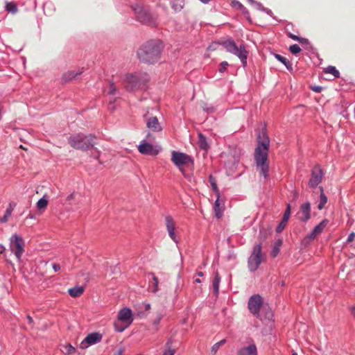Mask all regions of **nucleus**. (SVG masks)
<instances>
[{
  "instance_id": "680f3d73",
  "label": "nucleus",
  "mask_w": 355,
  "mask_h": 355,
  "mask_svg": "<svg viewBox=\"0 0 355 355\" xmlns=\"http://www.w3.org/2000/svg\"><path fill=\"white\" fill-rule=\"evenodd\" d=\"M200 1L204 3H207L209 1V0H200Z\"/></svg>"
},
{
  "instance_id": "052dcab7",
  "label": "nucleus",
  "mask_w": 355,
  "mask_h": 355,
  "mask_svg": "<svg viewBox=\"0 0 355 355\" xmlns=\"http://www.w3.org/2000/svg\"><path fill=\"white\" fill-rule=\"evenodd\" d=\"M272 313H271V312H268V313H267V318H268V319L271 318H272Z\"/></svg>"
},
{
  "instance_id": "9d476101",
  "label": "nucleus",
  "mask_w": 355,
  "mask_h": 355,
  "mask_svg": "<svg viewBox=\"0 0 355 355\" xmlns=\"http://www.w3.org/2000/svg\"><path fill=\"white\" fill-rule=\"evenodd\" d=\"M222 156L226 157L225 164L231 170L234 169L236 165L240 161V151L236 148H230L228 152L223 153Z\"/></svg>"
},
{
  "instance_id": "393cba45",
  "label": "nucleus",
  "mask_w": 355,
  "mask_h": 355,
  "mask_svg": "<svg viewBox=\"0 0 355 355\" xmlns=\"http://www.w3.org/2000/svg\"><path fill=\"white\" fill-rule=\"evenodd\" d=\"M282 241L281 239H278L275 241L273 248L271 251L272 257H276L278 255V254L280 251V247L282 246Z\"/></svg>"
},
{
  "instance_id": "79ce46f5",
  "label": "nucleus",
  "mask_w": 355,
  "mask_h": 355,
  "mask_svg": "<svg viewBox=\"0 0 355 355\" xmlns=\"http://www.w3.org/2000/svg\"><path fill=\"white\" fill-rule=\"evenodd\" d=\"M125 347H121L114 354V355H124Z\"/></svg>"
},
{
  "instance_id": "9b49d317",
  "label": "nucleus",
  "mask_w": 355,
  "mask_h": 355,
  "mask_svg": "<svg viewBox=\"0 0 355 355\" xmlns=\"http://www.w3.org/2000/svg\"><path fill=\"white\" fill-rule=\"evenodd\" d=\"M263 300L260 295H254L250 297L248 306L251 313L259 317V312L262 306Z\"/></svg>"
},
{
  "instance_id": "2eb2a0df",
  "label": "nucleus",
  "mask_w": 355,
  "mask_h": 355,
  "mask_svg": "<svg viewBox=\"0 0 355 355\" xmlns=\"http://www.w3.org/2000/svg\"><path fill=\"white\" fill-rule=\"evenodd\" d=\"M166 227L168 231L170 238L175 242H178L175 230L176 227L175 222L171 216H167L165 218Z\"/></svg>"
},
{
  "instance_id": "4d7b16f0",
  "label": "nucleus",
  "mask_w": 355,
  "mask_h": 355,
  "mask_svg": "<svg viewBox=\"0 0 355 355\" xmlns=\"http://www.w3.org/2000/svg\"><path fill=\"white\" fill-rule=\"evenodd\" d=\"M352 314L355 318V305L352 307Z\"/></svg>"
},
{
  "instance_id": "603ef678",
  "label": "nucleus",
  "mask_w": 355,
  "mask_h": 355,
  "mask_svg": "<svg viewBox=\"0 0 355 355\" xmlns=\"http://www.w3.org/2000/svg\"><path fill=\"white\" fill-rule=\"evenodd\" d=\"M137 314L140 318H145L147 316V313L145 312L139 311Z\"/></svg>"
},
{
  "instance_id": "2f4dec72",
  "label": "nucleus",
  "mask_w": 355,
  "mask_h": 355,
  "mask_svg": "<svg viewBox=\"0 0 355 355\" xmlns=\"http://www.w3.org/2000/svg\"><path fill=\"white\" fill-rule=\"evenodd\" d=\"M214 212L216 214V216L218 218H220L222 216V210L220 207V203L218 199L216 200L214 206Z\"/></svg>"
},
{
  "instance_id": "20e7f679",
  "label": "nucleus",
  "mask_w": 355,
  "mask_h": 355,
  "mask_svg": "<svg viewBox=\"0 0 355 355\" xmlns=\"http://www.w3.org/2000/svg\"><path fill=\"white\" fill-rule=\"evenodd\" d=\"M95 137L92 135H84L78 134L70 137L69 143L73 148L85 151L92 148L95 145Z\"/></svg>"
},
{
  "instance_id": "3c124183",
  "label": "nucleus",
  "mask_w": 355,
  "mask_h": 355,
  "mask_svg": "<svg viewBox=\"0 0 355 355\" xmlns=\"http://www.w3.org/2000/svg\"><path fill=\"white\" fill-rule=\"evenodd\" d=\"M27 320H28V322L30 324L33 325L34 322H33V319L31 316H30L29 315H27Z\"/></svg>"
},
{
  "instance_id": "de8ad7c7",
  "label": "nucleus",
  "mask_w": 355,
  "mask_h": 355,
  "mask_svg": "<svg viewBox=\"0 0 355 355\" xmlns=\"http://www.w3.org/2000/svg\"><path fill=\"white\" fill-rule=\"evenodd\" d=\"M288 35L290 38L293 39V40H295V41H297V40H299V37L291 33H288Z\"/></svg>"
},
{
  "instance_id": "e433bc0d",
  "label": "nucleus",
  "mask_w": 355,
  "mask_h": 355,
  "mask_svg": "<svg viewBox=\"0 0 355 355\" xmlns=\"http://www.w3.org/2000/svg\"><path fill=\"white\" fill-rule=\"evenodd\" d=\"M64 350L67 354H73L76 352L75 347H73L71 345L67 344L64 346Z\"/></svg>"
},
{
  "instance_id": "7ed1b4c3",
  "label": "nucleus",
  "mask_w": 355,
  "mask_h": 355,
  "mask_svg": "<svg viewBox=\"0 0 355 355\" xmlns=\"http://www.w3.org/2000/svg\"><path fill=\"white\" fill-rule=\"evenodd\" d=\"M149 80L146 73H136L126 74L123 85L128 91H135L144 87Z\"/></svg>"
},
{
  "instance_id": "f704fd0d",
  "label": "nucleus",
  "mask_w": 355,
  "mask_h": 355,
  "mask_svg": "<svg viewBox=\"0 0 355 355\" xmlns=\"http://www.w3.org/2000/svg\"><path fill=\"white\" fill-rule=\"evenodd\" d=\"M209 183H210L213 190L216 192L218 191V189L217 184H216V180L212 175H209Z\"/></svg>"
},
{
  "instance_id": "39448f33",
  "label": "nucleus",
  "mask_w": 355,
  "mask_h": 355,
  "mask_svg": "<svg viewBox=\"0 0 355 355\" xmlns=\"http://www.w3.org/2000/svg\"><path fill=\"white\" fill-rule=\"evenodd\" d=\"M224 48L230 53L237 56L243 64V67L247 66L248 51L244 45L237 46L232 40H228L223 43Z\"/></svg>"
},
{
  "instance_id": "e2e57ef3",
  "label": "nucleus",
  "mask_w": 355,
  "mask_h": 355,
  "mask_svg": "<svg viewBox=\"0 0 355 355\" xmlns=\"http://www.w3.org/2000/svg\"><path fill=\"white\" fill-rule=\"evenodd\" d=\"M203 110H207V111H209V112H212V111H213V109H212V108H211V109H208V108L207 109V108H205V107H203Z\"/></svg>"
},
{
  "instance_id": "69168bd1",
  "label": "nucleus",
  "mask_w": 355,
  "mask_h": 355,
  "mask_svg": "<svg viewBox=\"0 0 355 355\" xmlns=\"http://www.w3.org/2000/svg\"><path fill=\"white\" fill-rule=\"evenodd\" d=\"M195 282H197V283H200L201 282L200 279H196Z\"/></svg>"
},
{
  "instance_id": "864d4df0",
  "label": "nucleus",
  "mask_w": 355,
  "mask_h": 355,
  "mask_svg": "<svg viewBox=\"0 0 355 355\" xmlns=\"http://www.w3.org/2000/svg\"><path fill=\"white\" fill-rule=\"evenodd\" d=\"M259 234H260L261 236H263V239H266V231H264L263 230H261Z\"/></svg>"
},
{
  "instance_id": "f03ea898",
  "label": "nucleus",
  "mask_w": 355,
  "mask_h": 355,
  "mask_svg": "<svg viewBox=\"0 0 355 355\" xmlns=\"http://www.w3.org/2000/svg\"><path fill=\"white\" fill-rule=\"evenodd\" d=\"M162 42L159 40H150L143 44L137 51V57L142 62L154 64L161 56Z\"/></svg>"
},
{
  "instance_id": "13d9d810",
  "label": "nucleus",
  "mask_w": 355,
  "mask_h": 355,
  "mask_svg": "<svg viewBox=\"0 0 355 355\" xmlns=\"http://www.w3.org/2000/svg\"><path fill=\"white\" fill-rule=\"evenodd\" d=\"M153 280H154V282H155V286H157V284H158V279H157V277H155V276H154V277H153Z\"/></svg>"
},
{
  "instance_id": "49530a36",
  "label": "nucleus",
  "mask_w": 355,
  "mask_h": 355,
  "mask_svg": "<svg viewBox=\"0 0 355 355\" xmlns=\"http://www.w3.org/2000/svg\"><path fill=\"white\" fill-rule=\"evenodd\" d=\"M355 239V233L354 232H352L349 236H348V238H347V241L348 242H352Z\"/></svg>"
},
{
  "instance_id": "58836bf2",
  "label": "nucleus",
  "mask_w": 355,
  "mask_h": 355,
  "mask_svg": "<svg viewBox=\"0 0 355 355\" xmlns=\"http://www.w3.org/2000/svg\"><path fill=\"white\" fill-rule=\"evenodd\" d=\"M290 215H291V205L288 204L287 205L286 209V211L284 212V214L283 216V218L282 219L284 221H287L288 222V220L289 219V217H290Z\"/></svg>"
},
{
  "instance_id": "8fccbe9b",
  "label": "nucleus",
  "mask_w": 355,
  "mask_h": 355,
  "mask_svg": "<svg viewBox=\"0 0 355 355\" xmlns=\"http://www.w3.org/2000/svg\"><path fill=\"white\" fill-rule=\"evenodd\" d=\"M53 268L55 272H58V270H60V266L59 264L53 263Z\"/></svg>"
},
{
  "instance_id": "72a5a7b5",
  "label": "nucleus",
  "mask_w": 355,
  "mask_h": 355,
  "mask_svg": "<svg viewBox=\"0 0 355 355\" xmlns=\"http://www.w3.org/2000/svg\"><path fill=\"white\" fill-rule=\"evenodd\" d=\"M275 58L282 63H283L288 69L289 66H291V63L288 60L279 54H275Z\"/></svg>"
},
{
  "instance_id": "c85d7f7f",
  "label": "nucleus",
  "mask_w": 355,
  "mask_h": 355,
  "mask_svg": "<svg viewBox=\"0 0 355 355\" xmlns=\"http://www.w3.org/2000/svg\"><path fill=\"white\" fill-rule=\"evenodd\" d=\"M164 309L163 308L158 309L157 313V317L153 320V324H155V326L158 325V324L159 323L160 320L164 317Z\"/></svg>"
},
{
  "instance_id": "473e14b6",
  "label": "nucleus",
  "mask_w": 355,
  "mask_h": 355,
  "mask_svg": "<svg viewBox=\"0 0 355 355\" xmlns=\"http://www.w3.org/2000/svg\"><path fill=\"white\" fill-rule=\"evenodd\" d=\"M325 71L327 73H331L334 75L335 77L338 78L340 76L339 71L336 69L335 67L329 66L326 69Z\"/></svg>"
},
{
  "instance_id": "338daca9",
  "label": "nucleus",
  "mask_w": 355,
  "mask_h": 355,
  "mask_svg": "<svg viewBox=\"0 0 355 355\" xmlns=\"http://www.w3.org/2000/svg\"><path fill=\"white\" fill-rule=\"evenodd\" d=\"M293 355H297V353H293Z\"/></svg>"
},
{
  "instance_id": "4be33fe9",
  "label": "nucleus",
  "mask_w": 355,
  "mask_h": 355,
  "mask_svg": "<svg viewBox=\"0 0 355 355\" xmlns=\"http://www.w3.org/2000/svg\"><path fill=\"white\" fill-rule=\"evenodd\" d=\"M68 292H69V294L71 297H78L83 293L84 288L82 286H76V287L69 288Z\"/></svg>"
},
{
  "instance_id": "1a4fd4ad",
  "label": "nucleus",
  "mask_w": 355,
  "mask_h": 355,
  "mask_svg": "<svg viewBox=\"0 0 355 355\" xmlns=\"http://www.w3.org/2000/svg\"><path fill=\"white\" fill-rule=\"evenodd\" d=\"M262 261L261 244L254 247L253 251L248 259V267L251 271L256 270Z\"/></svg>"
},
{
  "instance_id": "c9c22d12",
  "label": "nucleus",
  "mask_w": 355,
  "mask_h": 355,
  "mask_svg": "<svg viewBox=\"0 0 355 355\" xmlns=\"http://www.w3.org/2000/svg\"><path fill=\"white\" fill-rule=\"evenodd\" d=\"M6 10L12 13H15L17 11V6L12 2H9L6 4Z\"/></svg>"
},
{
  "instance_id": "c756f323",
  "label": "nucleus",
  "mask_w": 355,
  "mask_h": 355,
  "mask_svg": "<svg viewBox=\"0 0 355 355\" xmlns=\"http://www.w3.org/2000/svg\"><path fill=\"white\" fill-rule=\"evenodd\" d=\"M199 146L203 150H207L209 148L206 138L202 134L199 135Z\"/></svg>"
},
{
  "instance_id": "a878e982",
  "label": "nucleus",
  "mask_w": 355,
  "mask_h": 355,
  "mask_svg": "<svg viewBox=\"0 0 355 355\" xmlns=\"http://www.w3.org/2000/svg\"><path fill=\"white\" fill-rule=\"evenodd\" d=\"M220 282V277L218 272H216V276L213 280L212 286L214 288V294L217 296L219 291V283Z\"/></svg>"
},
{
  "instance_id": "c03bdc74",
  "label": "nucleus",
  "mask_w": 355,
  "mask_h": 355,
  "mask_svg": "<svg viewBox=\"0 0 355 355\" xmlns=\"http://www.w3.org/2000/svg\"><path fill=\"white\" fill-rule=\"evenodd\" d=\"M141 308H144L145 311H148L151 309L150 304L148 303H144L141 304Z\"/></svg>"
},
{
  "instance_id": "a18cd8bd",
  "label": "nucleus",
  "mask_w": 355,
  "mask_h": 355,
  "mask_svg": "<svg viewBox=\"0 0 355 355\" xmlns=\"http://www.w3.org/2000/svg\"><path fill=\"white\" fill-rule=\"evenodd\" d=\"M116 87L114 85V84L112 83L111 85H110V90L109 91V94H114L116 93Z\"/></svg>"
},
{
  "instance_id": "5fc2aeb1",
  "label": "nucleus",
  "mask_w": 355,
  "mask_h": 355,
  "mask_svg": "<svg viewBox=\"0 0 355 355\" xmlns=\"http://www.w3.org/2000/svg\"><path fill=\"white\" fill-rule=\"evenodd\" d=\"M114 325H115L116 330L117 331L121 332V331H123L125 329V327H120V328H119V327H117V324H116V323H115V324H114Z\"/></svg>"
},
{
  "instance_id": "6ab92c4d",
  "label": "nucleus",
  "mask_w": 355,
  "mask_h": 355,
  "mask_svg": "<svg viewBox=\"0 0 355 355\" xmlns=\"http://www.w3.org/2000/svg\"><path fill=\"white\" fill-rule=\"evenodd\" d=\"M146 125L148 128L154 132H159L162 130V128L159 124L157 118L155 116L150 117L146 121Z\"/></svg>"
},
{
  "instance_id": "cd10ccee",
  "label": "nucleus",
  "mask_w": 355,
  "mask_h": 355,
  "mask_svg": "<svg viewBox=\"0 0 355 355\" xmlns=\"http://www.w3.org/2000/svg\"><path fill=\"white\" fill-rule=\"evenodd\" d=\"M225 343H226V340L225 339H223L220 341L215 343L212 346L211 349V355H216V353H217V351L218 350L220 347L222 346L223 345H224Z\"/></svg>"
},
{
  "instance_id": "09e8293b",
  "label": "nucleus",
  "mask_w": 355,
  "mask_h": 355,
  "mask_svg": "<svg viewBox=\"0 0 355 355\" xmlns=\"http://www.w3.org/2000/svg\"><path fill=\"white\" fill-rule=\"evenodd\" d=\"M297 41L303 44H307L309 42L308 39L302 38V37H299V40H297Z\"/></svg>"
},
{
  "instance_id": "423d86ee",
  "label": "nucleus",
  "mask_w": 355,
  "mask_h": 355,
  "mask_svg": "<svg viewBox=\"0 0 355 355\" xmlns=\"http://www.w3.org/2000/svg\"><path fill=\"white\" fill-rule=\"evenodd\" d=\"M133 10L138 21L150 26L156 25V17L150 13L147 7L136 5Z\"/></svg>"
},
{
  "instance_id": "aec40b11",
  "label": "nucleus",
  "mask_w": 355,
  "mask_h": 355,
  "mask_svg": "<svg viewBox=\"0 0 355 355\" xmlns=\"http://www.w3.org/2000/svg\"><path fill=\"white\" fill-rule=\"evenodd\" d=\"M82 72V70H80L78 71H69L67 72L64 73L61 78L62 83L64 84L69 82L72 79L77 77L78 75H80Z\"/></svg>"
},
{
  "instance_id": "f3484780",
  "label": "nucleus",
  "mask_w": 355,
  "mask_h": 355,
  "mask_svg": "<svg viewBox=\"0 0 355 355\" xmlns=\"http://www.w3.org/2000/svg\"><path fill=\"white\" fill-rule=\"evenodd\" d=\"M132 311L130 309L124 308L119 312L118 319L130 324L132 322Z\"/></svg>"
},
{
  "instance_id": "4468645a",
  "label": "nucleus",
  "mask_w": 355,
  "mask_h": 355,
  "mask_svg": "<svg viewBox=\"0 0 355 355\" xmlns=\"http://www.w3.org/2000/svg\"><path fill=\"white\" fill-rule=\"evenodd\" d=\"M138 150L140 153L144 155L155 156L158 154V150L155 149L151 144L147 143L145 140L141 142L138 146Z\"/></svg>"
},
{
  "instance_id": "ddd939ff",
  "label": "nucleus",
  "mask_w": 355,
  "mask_h": 355,
  "mask_svg": "<svg viewBox=\"0 0 355 355\" xmlns=\"http://www.w3.org/2000/svg\"><path fill=\"white\" fill-rule=\"evenodd\" d=\"M102 339V335L99 333L94 332L89 334L86 336L84 340L81 343L80 347L84 349L87 347L88 345H92L99 343Z\"/></svg>"
},
{
  "instance_id": "a19ab883",
  "label": "nucleus",
  "mask_w": 355,
  "mask_h": 355,
  "mask_svg": "<svg viewBox=\"0 0 355 355\" xmlns=\"http://www.w3.org/2000/svg\"><path fill=\"white\" fill-rule=\"evenodd\" d=\"M228 66V63L226 61L222 62L220 64V67L219 69V71L220 73H223L227 67Z\"/></svg>"
},
{
  "instance_id": "f8f14e48",
  "label": "nucleus",
  "mask_w": 355,
  "mask_h": 355,
  "mask_svg": "<svg viewBox=\"0 0 355 355\" xmlns=\"http://www.w3.org/2000/svg\"><path fill=\"white\" fill-rule=\"evenodd\" d=\"M322 172L319 166L313 168L311 173V177L309 181V185L310 187L315 188L321 182L322 178Z\"/></svg>"
},
{
  "instance_id": "37998d69",
  "label": "nucleus",
  "mask_w": 355,
  "mask_h": 355,
  "mask_svg": "<svg viewBox=\"0 0 355 355\" xmlns=\"http://www.w3.org/2000/svg\"><path fill=\"white\" fill-rule=\"evenodd\" d=\"M311 89L313 91V92H320L322 89V87H320V86H311Z\"/></svg>"
},
{
  "instance_id": "4c0bfd02",
  "label": "nucleus",
  "mask_w": 355,
  "mask_h": 355,
  "mask_svg": "<svg viewBox=\"0 0 355 355\" xmlns=\"http://www.w3.org/2000/svg\"><path fill=\"white\" fill-rule=\"evenodd\" d=\"M290 51L293 54H297L301 51V49L298 44H293L289 47Z\"/></svg>"
},
{
  "instance_id": "b1692460",
  "label": "nucleus",
  "mask_w": 355,
  "mask_h": 355,
  "mask_svg": "<svg viewBox=\"0 0 355 355\" xmlns=\"http://www.w3.org/2000/svg\"><path fill=\"white\" fill-rule=\"evenodd\" d=\"M320 190L321 193L320 196V202L318 205V209L322 210L324 208L325 204L327 202V197L323 193V187H320Z\"/></svg>"
},
{
  "instance_id": "7c9ffc66",
  "label": "nucleus",
  "mask_w": 355,
  "mask_h": 355,
  "mask_svg": "<svg viewBox=\"0 0 355 355\" xmlns=\"http://www.w3.org/2000/svg\"><path fill=\"white\" fill-rule=\"evenodd\" d=\"M48 205V200L44 196L42 198L40 199L37 202V207L38 209H44Z\"/></svg>"
},
{
  "instance_id": "ea45409f",
  "label": "nucleus",
  "mask_w": 355,
  "mask_h": 355,
  "mask_svg": "<svg viewBox=\"0 0 355 355\" xmlns=\"http://www.w3.org/2000/svg\"><path fill=\"white\" fill-rule=\"evenodd\" d=\"M286 224H287V221H284L282 219V221L280 222V223L278 225V226L276 228L277 232H278V233L282 232L283 231V230L285 228V227L286 226Z\"/></svg>"
},
{
  "instance_id": "a211bd4d",
  "label": "nucleus",
  "mask_w": 355,
  "mask_h": 355,
  "mask_svg": "<svg viewBox=\"0 0 355 355\" xmlns=\"http://www.w3.org/2000/svg\"><path fill=\"white\" fill-rule=\"evenodd\" d=\"M300 211L302 216H300V219L302 221L306 222L310 219L311 217V204L306 202L302 204L300 207Z\"/></svg>"
},
{
  "instance_id": "f257e3e1",
  "label": "nucleus",
  "mask_w": 355,
  "mask_h": 355,
  "mask_svg": "<svg viewBox=\"0 0 355 355\" xmlns=\"http://www.w3.org/2000/svg\"><path fill=\"white\" fill-rule=\"evenodd\" d=\"M257 139L258 146L254 152V161L259 173L266 178L269 168L268 155L270 139L264 130L259 133Z\"/></svg>"
},
{
  "instance_id": "412c9836",
  "label": "nucleus",
  "mask_w": 355,
  "mask_h": 355,
  "mask_svg": "<svg viewBox=\"0 0 355 355\" xmlns=\"http://www.w3.org/2000/svg\"><path fill=\"white\" fill-rule=\"evenodd\" d=\"M238 355H257V347L254 344H251L248 347L241 348Z\"/></svg>"
},
{
  "instance_id": "0e129e2a",
  "label": "nucleus",
  "mask_w": 355,
  "mask_h": 355,
  "mask_svg": "<svg viewBox=\"0 0 355 355\" xmlns=\"http://www.w3.org/2000/svg\"><path fill=\"white\" fill-rule=\"evenodd\" d=\"M198 275L202 277L203 275V273L202 272H198Z\"/></svg>"
},
{
  "instance_id": "6e6552de",
  "label": "nucleus",
  "mask_w": 355,
  "mask_h": 355,
  "mask_svg": "<svg viewBox=\"0 0 355 355\" xmlns=\"http://www.w3.org/2000/svg\"><path fill=\"white\" fill-rule=\"evenodd\" d=\"M24 242L21 237L15 234L10 238V249L13 252L18 260H20L24 253Z\"/></svg>"
},
{
  "instance_id": "6e6d98bb",
  "label": "nucleus",
  "mask_w": 355,
  "mask_h": 355,
  "mask_svg": "<svg viewBox=\"0 0 355 355\" xmlns=\"http://www.w3.org/2000/svg\"><path fill=\"white\" fill-rule=\"evenodd\" d=\"M75 197L74 194L73 193H71L70 195H69L67 198V200H71L72 199H73Z\"/></svg>"
},
{
  "instance_id": "dca6fc26",
  "label": "nucleus",
  "mask_w": 355,
  "mask_h": 355,
  "mask_svg": "<svg viewBox=\"0 0 355 355\" xmlns=\"http://www.w3.org/2000/svg\"><path fill=\"white\" fill-rule=\"evenodd\" d=\"M327 223L328 220L326 219L321 221L317 226L314 227L313 231L309 235H307L306 239L313 240L318 235L322 232Z\"/></svg>"
},
{
  "instance_id": "0eeeda50",
  "label": "nucleus",
  "mask_w": 355,
  "mask_h": 355,
  "mask_svg": "<svg viewBox=\"0 0 355 355\" xmlns=\"http://www.w3.org/2000/svg\"><path fill=\"white\" fill-rule=\"evenodd\" d=\"M171 161L178 167L182 173H184L182 166L193 164V160L190 156L185 153L176 151L172 152Z\"/></svg>"
},
{
  "instance_id": "bf43d9fd",
  "label": "nucleus",
  "mask_w": 355,
  "mask_h": 355,
  "mask_svg": "<svg viewBox=\"0 0 355 355\" xmlns=\"http://www.w3.org/2000/svg\"><path fill=\"white\" fill-rule=\"evenodd\" d=\"M5 248L3 245H0V254H2Z\"/></svg>"
},
{
  "instance_id": "5701e85b",
  "label": "nucleus",
  "mask_w": 355,
  "mask_h": 355,
  "mask_svg": "<svg viewBox=\"0 0 355 355\" xmlns=\"http://www.w3.org/2000/svg\"><path fill=\"white\" fill-rule=\"evenodd\" d=\"M15 205H12V203L9 204L8 207L6 209V213L4 216L0 218V223H6L8 220L9 217L11 216L12 212L14 209V206Z\"/></svg>"
},
{
  "instance_id": "bb28decb",
  "label": "nucleus",
  "mask_w": 355,
  "mask_h": 355,
  "mask_svg": "<svg viewBox=\"0 0 355 355\" xmlns=\"http://www.w3.org/2000/svg\"><path fill=\"white\" fill-rule=\"evenodd\" d=\"M176 352L175 348L171 347V340H169L166 344V349L163 352L162 355H174Z\"/></svg>"
}]
</instances>
